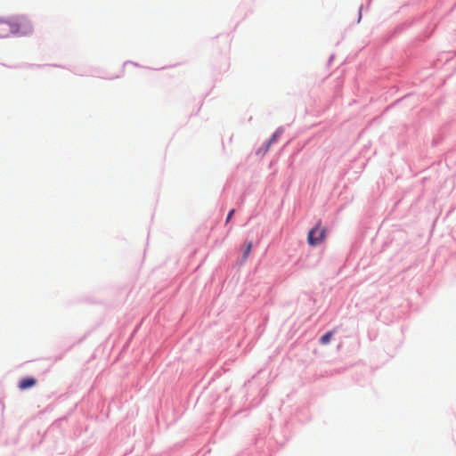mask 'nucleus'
Wrapping results in <instances>:
<instances>
[{
    "label": "nucleus",
    "mask_w": 456,
    "mask_h": 456,
    "mask_svg": "<svg viewBox=\"0 0 456 456\" xmlns=\"http://www.w3.org/2000/svg\"><path fill=\"white\" fill-rule=\"evenodd\" d=\"M33 32V24L26 16L20 15L9 20L1 19L0 37L12 34L18 37H27Z\"/></svg>",
    "instance_id": "nucleus-1"
},
{
    "label": "nucleus",
    "mask_w": 456,
    "mask_h": 456,
    "mask_svg": "<svg viewBox=\"0 0 456 456\" xmlns=\"http://www.w3.org/2000/svg\"><path fill=\"white\" fill-rule=\"evenodd\" d=\"M326 237V229L321 225V223H317L316 225L312 228L307 236V241L311 246H317L321 244Z\"/></svg>",
    "instance_id": "nucleus-2"
},
{
    "label": "nucleus",
    "mask_w": 456,
    "mask_h": 456,
    "mask_svg": "<svg viewBox=\"0 0 456 456\" xmlns=\"http://www.w3.org/2000/svg\"><path fill=\"white\" fill-rule=\"evenodd\" d=\"M37 383V379L34 378H25L22 379L19 383V388L21 390H25L32 387Z\"/></svg>",
    "instance_id": "nucleus-3"
},
{
    "label": "nucleus",
    "mask_w": 456,
    "mask_h": 456,
    "mask_svg": "<svg viewBox=\"0 0 456 456\" xmlns=\"http://www.w3.org/2000/svg\"><path fill=\"white\" fill-rule=\"evenodd\" d=\"M333 331H329L327 333H325L324 335H322L320 338V343L322 345H327L330 343V339L332 338L333 337Z\"/></svg>",
    "instance_id": "nucleus-4"
},
{
    "label": "nucleus",
    "mask_w": 456,
    "mask_h": 456,
    "mask_svg": "<svg viewBox=\"0 0 456 456\" xmlns=\"http://www.w3.org/2000/svg\"><path fill=\"white\" fill-rule=\"evenodd\" d=\"M251 249H252V242L248 241L246 245V248H245V250H244V253L242 256L243 260H246L248 257Z\"/></svg>",
    "instance_id": "nucleus-5"
},
{
    "label": "nucleus",
    "mask_w": 456,
    "mask_h": 456,
    "mask_svg": "<svg viewBox=\"0 0 456 456\" xmlns=\"http://www.w3.org/2000/svg\"><path fill=\"white\" fill-rule=\"evenodd\" d=\"M233 214H234V209H232V210L229 212L228 216H227L226 223H228V222L231 220V218H232V215H233Z\"/></svg>",
    "instance_id": "nucleus-6"
}]
</instances>
